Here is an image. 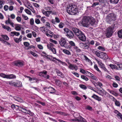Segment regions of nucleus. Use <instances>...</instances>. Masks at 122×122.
<instances>
[{
	"label": "nucleus",
	"instance_id": "nucleus-1",
	"mask_svg": "<svg viewBox=\"0 0 122 122\" xmlns=\"http://www.w3.org/2000/svg\"><path fill=\"white\" fill-rule=\"evenodd\" d=\"M66 10L69 14L72 15H75L78 12V8L75 5L70 4L68 5L66 7Z\"/></svg>",
	"mask_w": 122,
	"mask_h": 122
},
{
	"label": "nucleus",
	"instance_id": "nucleus-2",
	"mask_svg": "<svg viewBox=\"0 0 122 122\" xmlns=\"http://www.w3.org/2000/svg\"><path fill=\"white\" fill-rule=\"evenodd\" d=\"M72 30L80 40L82 41H84L86 40V37L81 31L75 28H73Z\"/></svg>",
	"mask_w": 122,
	"mask_h": 122
},
{
	"label": "nucleus",
	"instance_id": "nucleus-3",
	"mask_svg": "<svg viewBox=\"0 0 122 122\" xmlns=\"http://www.w3.org/2000/svg\"><path fill=\"white\" fill-rule=\"evenodd\" d=\"M116 20L115 15L113 13H111L107 16L106 20L107 23L111 24L114 23Z\"/></svg>",
	"mask_w": 122,
	"mask_h": 122
},
{
	"label": "nucleus",
	"instance_id": "nucleus-4",
	"mask_svg": "<svg viewBox=\"0 0 122 122\" xmlns=\"http://www.w3.org/2000/svg\"><path fill=\"white\" fill-rule=\"evenodd\" d=\"M114 27L111 26L108 27L105 32L106 36L108 37H110L114 32Z\"/></svg>",
	"mask_w": 122,
	"mask_h": 122
},
{
	"label": "nucleus",
	"instance_id": "nucleus-5",
	"mask_svg": "<svg viewBox=\"0 0 122 122\" xmlns=\"http://www.w3.org/2000/svg\"><path fill=\"white\" fill-rule=\"evenodd\" d=\"M89 16L84 17L81 21V23L83 26L87 27L89 26Z\"/></svg>",
	"mask_w": 122,
	"mask_h": 122
},
{
	"label": "nucleus",
	"instance_id": "nucleus-6",
	"mask_svg": "<svg viewBox=\"0 0 122 122\" xmlns=\"http://www.w3.org/2000/svg\"><path fill=\"white\" fill-rule=\"evenodd\" d=\"M24 63L22 61L19 60L14 61L13 62V64L16 66H21L24 65Z\"/></svg>",
	"mask_w": 122,
	"mask_h": 122
},
{
	"label": "nucleus",
	"instance_id": "nucleus-7",
	"mask_svg": "<svg viewBox=\"0 0 122 122\" xmlns=\"http://www.w3.org/2000/svg\"><path fill=\"white\" fill-rule=\"evenodd\" d=\"M72 120L73 121L79 122H86V120L81 116H79L78 118L76 117V119H73Z\"/></svg>",
	"mask_w": 122,
	"mask_h": 122
},
{
	"label": "nucleus",
	"instance_id": "nucleus-8",
	"mask_svg": "<svg viewBox=\"0 0 122 122\" xmlns=\"http://www.w3.org/2000/svg\"><path fill=\"white\" fill-rule=\"evenodd\" d=\"M60 45L62 46H64L66 45V40L64 38H61L59 41Z\"/></svg>",
	"mask_w": 122,
	"mask_h": 122
},
{
	"label": "nucleus",
	"instance_id": "nucleus-9",
	"mask_svg": "<svg viewBox=\"0 0 122 122\" xmlns=\"http://www.w3.org/2000/svg\"><path fill=\"white\" fill-rule=\"evenodd\" d=\"M89 26L94 25L95 23L96 20L92 16H89Z\"/></svg>",
	"mask_w": 122,
	"mask_h": 122
},
{
	"label": "nucleus",
	"instance_id": "nucleus-10",
	"mask_svg": "<svg viewBox=\"0 0 122 122\" xmlns=\"http://www.w3.org/2000/svg\"><path fill=\"white\" fill-rule=\"evenodd\" d=\"M68 67L69 69L72 70H75L76 71L78 69L77 67L76 66L70 63H69V66Z\"/></svg>",
	"mask_w": 122,
	"mask_h": 122
},
{
	"label": "nucleus",
	"instance_id": "nucleus-11",
	"mask_svg": "<svg viewBox=\"0 0 122 122\" xmlns=\"http://www.w3.org/2000/svg\"><path fill=\"white\" fill-rule=\"evenodd\" d=\"M101 58L107 59L108 58V57L106 53L101 52V54L100 57Z\"/></svg>",
	"mask_w": 122,
	"mask_h": 122
},
{
	"label": "nucleus",
	"instance_id": "nucleus-12",
	"mask_svg": "<svg viewBox=\"0 0 122 122\" xmlns=\"http://www.w3.org/2000/svg\"><path fill=\"white\" fill-rule=\"evenodd\" d=\"M26 77L28 78L29 79V81L31 83L34 82H38V80L35 77L31 78L30 76H26Z\"/></svg>",
	"mask_w": 122,
	"mask_h": 122
},
{
	"label": "nucleus",
	"instance_id": "nucleus-13",
	"mask_svg": "<svg viewBox=\"0 0 122 122\" xmlns=\"http://www.w3.org/2000/svg\"><path fill=\"white\" fill-rule=\"evenodd\" d=\"M51 22L53 24H56V23H59L60 22L59 19L57 17H56L55 19H52L51 20Z\"/></svg>",
	"mask_w": 122,
	"mask_h": 122
},
{
	"label": "nucleus",
	"instance_id": "nucleus-14",
	"mask_svg": "<svg viewBox=\"0 0 122 122\" xmlns=\"http://www.w3.org/2000/svg\"><path fill=\"white\" fill-rule=\"evenodd\" d=\"M42 12L44 15L47 17H49L50 14L52 13V11H45L44 10H42Z\"/></svg>",
	"mask_w": 122,
	"mask_h": 122
},
{
	"label": "nucleus",
	"instance_id": "nucleus-15",
	"mask_svg": "<svg viewBox=\"0 0 122 122\" xmlns=\"http://www.w3.org/2000/svg\"><path fill=\"white\" fill-rule=\"evenodd\" d=\"M111 96L112 97V100L115 102V104L116 106L118 107H120L121 104L119 102L117 101L112 96Z\"/></svg>",
	"mask_w": 122,
	"mask_h": 122
},
{
	"label": "nucleus",
	"instance_id": "nucleus-16",
	"mask_svg": "<svg viewBox=\"0 0 122 122\" xmlns=\"http://www.w3.org/2000/svg\"><path fill=\"white\" fill-rule=\"evenodd\" d=\"M5 23L7 25L9 24L12 27H14V23L12 22L10 18H8V20L5 21Z\"/></svg>",
	"mask_w": 122,
	"mask_h": 122
},
{
	"label": "nucleus",
	"instance_id": "nucleus-17",
	"mask_svg": "<svg viewBox=\"0 0 122 122\" xmlns=\"http://www.w3.org/2000/svg\"><path fill=\"white\" fill-rule=\"evenodd\" d=\"M22 85L21 82L19 81H17L15 82L14 83V86L17 87H20L22 86Z\"/></svg>",
	"mask_w": 122,
	"mask_h": 122
},
{
	"label": "nucleus",
	"instance_id": "nucleus-18",
	"mask_svg": "<svg viewBox=\"0 0 122 122\" xmlns=\"http://www.w3.org/2000/svg\"><path fill=\"white\" fill-rule=\"evenodd\" d=\"M84 60L86 61V62H88L89 64L91 65H92V62L91 61V60L86 56H84Z\"/></svg>",
	"mask_w": 122,
	"mask_h": 122
},
{
	"label": "nucleus",
	"instance_id": "nucleus-19",
	"mask_svg": "<svg viewBox=\"0 0 122 122\" xmlns=\"http://www.w3.org/2000/svg\"><path fill=\"white\" fill-rule=\"evenodd\" d=\"M92 97L95 99L96 100L98 101H100L101 100V98L97 95L94 94L92 96Z\"/></svg>",
	"mask_w": 122,
	"mask_h": 122
},
{
	"label": "nucleus",
	"instance_id": "nucleus-20",
	"mask_svg": "<svg viewBox=\"0 0 122 122\" xmlns=\"http://www.w3.org/2000/svg\"><path fill=\"white\" fill-rule=\"evenodd\" d=\"M87 72L88 73V74L91 78L93 80H95L96 81H98L97 79V77L95 76L90 72Z\"/></svg>",
	"mask_w": 122,
	"mask_h": 122
},
{
	"label": "nucleus",
	"instance_id": "nucleus-21",
	"mask_svg": "<svg viewBox=\"0 0 122 122\" xmlns=\"http://www.w3.org/2000/svg\"><path fill=\"white\" fill-rule=\"evenodd\" d=\"M99 94L102 96L104 95H106L107 94V92L104 89L102 90H100L99 91Z\"/></svg>",
	"mask_w": 122,
	"mask_h": 122
},
{
	"label": "nucleus",
	"instance_id": "nucleus-22",
	"mask_svg": "<svg viewBox=\"0 0 122 122\" xmlns=\"http://www.w3.org/2000/svg\"><path fill=\"white\" fill-rule=\"evenodd\" d=\"M16 106L18 107V109L19 110H21V111H23V112H25L26 113L28 110L25 108L21 106Z\"/></svg>",
	"mask_w": 122,
	"mask_h": 122
},
{
	"label": "nucleus",
	"instance_id": "nucleus-23",
	"mask_svg": "<svg viewBox=\"0 0 122 122\" xmlns=\"http://www.w3.org/2000/svg\"><path fill=\"white\" fill-rule=\"evenodd\" d=\"M7 79H13L15 78L16 76L13 74L7 75Z\"/></svg>",
	"mask_w": 122,
	"mask_h": 122
},
{
	"label": "nucleus",
	"instance_id": "nucleus-24",
	"mask_svg": "<svg viewBox=\"0 0 122 122\" xmlns=\"http://www.w3.org/2000/svg\"><path fill=\"white\" fill-rule=\"evenodd\" d=\"M44 75L43 76L45 78L48 79L49 78L50 76L49 75L47 74V71L46 70L43 71Z\"/></svg>",
	"mask_w": 122,
	"mask_h": 122
},
{
	"label": "nucleus",
	"instance_id": "nucleus-25",
	"mask_svg": "<svg viewBox=\"0 0 122 122\" xmlns=\"http://www.w3.org/2000/svg\"><path fill=\"white\" fill-rule=\"evenodd\" d=\"M24 4L25 6L29 9L32 6V5L27 1L25 2Z\"/></svg>",
	"mask_w": 122,
	"mask_h": 122
},
{
	"label": "nucleus",
	"instance_id": "nucleus-26",
	"mask_svg": "<svg viewBox=\"0 0 122 122\" xmlns=\"http://www.w3.org/2000/svg\"><path fill=\"white\" fill-rule=\"evenodd\" d=\"M22 37V35H20V36L19 38H15L14 39V40L16 43H19L20 41H21Z\"/></svg>",
	"mask_w": 122,
	"mask_h": 122
},
{
	"label": "nucleus",
	"instance_id": "nucleus-27",
	"mask_svg": "<svg viewBox=\"0 0 122 122\" xmlns=\"http://www.w3.org/2000/svg\"><path fill=\"white\" fill-rule=\"evenodd\" d=\"M15 29L17 31L20 30L21 28V25L19 24H16L15 25Z\"/></svg>",
	"mask_w": 122,
	"mask_h": 122
},
{
	"label": "nucleus",
	"instance_id": "nucleus-28",
	"mask_svg": "<svg viewBox=\"0 0 122 122\" xmlns=\"http://www.w3.org/2000/svg\"><path fill=\"white\" fill-rule=\"evenodd\" d=\"M93 83L95 86H98L101 88H102V87L103 86L102 84L99 81H98L97 82H93Z\"/></svg>",
	"mask_w": 122,
	"mask_h": 122
},
{
	"label": "nucleus",
	"instance_id": "nucleus-29",
	"mask_svg": "<svg viewBox=\"0 0 122 122\" xmlns=\"http://www.w3.org/2000/svg\"><path fill=\"white\" fill-rule=\"evenodd\" d=\"M84 49H88L90 46V42L88 41H86L84 44Z\"/></svg>",
	"mask_w": 122,
	"mask_h": 122
},
{
	"label": "nucleus",
	"instance_id": "nucleus-30",
	"mask_svg": "<svg viewBox=\"0 0 122 122\" xmlns=\"http://www.w3.org/2000/svg\"><path fill=\"white\" fill-rule=\"evenodd\" d=\"M2 27L4 29H6L7 31H11V28L8 26L5 25L3 24L2 25Z\"/></svg>",
	"mask_w": 122,
	"mask_h": 122
},
{
	"label": "nucleus",
	"instance_id": "nucleus-31",
	"mask_svg": "<svg viewBox=\"0 0 122 122\" xmlns=\"http://www.w3.org/2000/svg\"><path fill=\"white\" fill-rule=\"evenodd\" d=\"M62 52L65 54L67 55H71V53L69 50L66 49H63Z\"/></svg>",
	"mask_w": 122,
	"mask_h": 122
},
{
	"label": "nucleus",
	"instance_id": "nucleus-32",
	"mask_svg": "<svg viewBox=\"0 0 122 122\" xmlns=\"http://www.w3.org/2000/svg\"><path fill=\"white\" fill-rule=\"evenodd\" d=\"M67 35L70 38L73 37L74 36L73 32L70 30L68 33L67 34Z\"/></svg>",
	"mask_w": 122,
	"mask_h": 122
},
{
	"label": "nucleus",
	"instance_id": "nucleus-33",
	"mask_svg": "<svg viewBox=\"0 0 122 122\" xmlns=\"http://www.w3.org/2000/svg\"><path fill=\"white\" fill-rule=\"evenodd\" d=\"M109 66L111 67V69H116L118 70V67H117L115 65L112 64H110L109 65Z\"/></svg>",
	"mask_w": 122,
	"mask_h": 122
},
{
	"label": "nucleus",
	"instance_id": "nucleus-34",
	"mask_svg": "<svg viewBox=\"0 0 122 122\" xmlns=\"http://www.w3.org/2000/svg\"><path fill=\"white\" fill-rule=\"evenodd\" d=\"M94 54H95L98 57H100L101 52H99V51H93Z\"/></svg>",
	"mask_w": 122,
	"mask_h": 122
},
{
	"label": "nucleus",
	"instance_id": "nucleus-35",
	"mask_svg": "<svg viewBox=\"0 0 122 122\" xmlns=\"http://www.w3.org/2000/svg\"><path fill=\"white\" fill-rule=\"evenodd\" d=\"M97 61L99 65L101 68L103 67L104 66V65L102 63V61L101 60L98 61L97 60Z\"/></svg>",
	"mask_w": 122,
	"mask_h": 122
},
{
	"label": "nucleus",
	"instance_id": "nucleus-36",
	"mask_svg": "<svg viewBox=\"0 0 122 122\" xmlns=\"http://www.w3.org/2000/svg\"><path fill=\"white\" fill-rule=\"evenodd\" d=\"M118 37L120 38H122V29L119 30L117 32Z\"/></svg>",
	"mask_w": 122,
	"mask_h": 122
},
{
	"label": "nucleus",
	"instance_id": "nucleus-37",
	"mask_svg": "<svg viewBox=\"0 0 122 122\" xmlns=\"http://www.w3.org/2000/svg\"><path fill=\"white\" fill-rule=\"evenodd\" d=\"M60 60L56 59L55 57H53L52 61L55 63H58L60 62Z\"/></svg>",
	"mask_w": 122,
	"mask_h": 122
},
{
	"label": "nucleus",
	"instance_id": "nucleus-38",
	"mask_svg": "<svg viewBox=\"0 0 122 122\" xmlns=\"http://www.w3.org/2000/svg\"><path fill=\"white\" fill-rule=\"evenodd\" d=\"M107 90L108 92L112 95L116 96H117V94L115 93L113 91L109 89H107Z\"/></svg>",
	"mask_w": 122,
	"mask_h": 122
},
{
	"label": "nucleus",
	"instance_id": "nucleus-39",
	"mask_svg": "<svg viewBox=\"0 0 122 122\" xmlns=\"http://www.w3.org/2000/svg\"><path fill=\"white\" fill-rule=\"evenodd\" d=\"M74 50L77 52H80L81 51V50L77 46H75L74 47Z\"/></svg>",
	"mask_w": 122,
	"mask_h": 122
},
{
	"label": "nucleus",
	"instance_id": "nucleus-40",
	"mask_svg": "<svg viewBox=\"0 0 122 122\" xmlns=\"http://www.w3.org/2000/svg\"><path fill=\"white\" fill-rule=\"evenodd\" d=\"M49 90L51 91L50 92V93H54L55 92V89L52 87H49Z\"/></svg>",
	"mask_w": 122,
	"mask_h": 122
},
{
	"label": "nucleus",
	"instance_id": "nucleus-41",
	"mask_svg": "<svg viewBox=\"0 0 122 122\" xmlns=\"http://www.w3.org/2000/svg\"><path fill=\"white\" fill-rule=\"evenodd\" d=\"M57 75L58 76H61L62 78L64 77V75L61 72L59 71H57Z\"/></svg>",
	"mask_w": 122,
	"mask_h": 122
},
{
	"label": "nucleus",
	"instance_id": "nucleus-42",
	"mask_svg": "<svg viewBox=\"0 0 122 122\" xmlns=\"http://www.w3.org/2000/svg\"><path fill=\"white\" fill-rule=\"evenodd\" d=\"M1 36L5 40H9V38L6 35H2Z\"/></svg>",
	"mask_w": 122,
	"mask_h": 122
},
{
	"label": "nucleus",
	"instance_id": "nucleus-43",
	"mask_svg": "<svg viewBox=\"0 0 122 122\" xmlns=\"http://www.w3.org/2000/svg\"><path fill=\"white\" fill-rule=\"evenodd\" d=\"M30 23L31 25H33L34 24V20L32 18L30 19Z\"/></svg>",
	"mask_w": 122,
	"mask_h": 122
},
{
	"label": "nucleus",
	"instance_id": "nucleus-44",
	"mask_svg": "<svg viewBox=\"0 0 122 122\" xmlns=\"http://www.w3.org/2000/svg\"><path fill=\"white\" fill-rule=\"evenodd\" d=\"M119 0H110V2L112 3H117Z\"/></svg>",
	"mask_w": 122,
	"mask_h": 122
},
{
	"label": "nucleus",
	"instance_id": "nucleus-45",
	"mask_svg": "<svg viewBox=\"0 0 122 122\" xmlns=\"http://www.w3.org/2000/svg\"><path fill=\"white\" fill-rule=\"evenodd\" d=\"M81 78L85 80L86 81H87L88 80V79L86 76L83 75H81Z\"/></svg>",
	"mask_w": 122,
	"mask_h": 122
},
{
	"label": "nucleus",
	"instance_id": "nucleus-46",
	"mask_svg": "<svg viewBox=\"0 0 122 122\" xmlns=\"http://www.w3.org/2000/svg\"><path fill=\"white\" fill-rule=\"evenodd\" d=\"M45 25L48 28L50 29L51 28L50 26V24L48 22H47L46 23Z\"/></svg>",
	"mask_w": 122,
	"mask_h": 122
},
{
	"label": "nucleus",
	"instance_id": "nucleus-47",
	"mask_svg": "<svg viewBox=\"0 0 122 122\" xmlns=\"http://www.w3.org/2000/svg\"><path fill=\"white\" fill-rule=\"evenodd\" d=\"M40 29L41 31L43 33H46L47 29H46L44 27H40Z\"/></svg>",
	"mask_w": 122,
	"mask_h": 122
},
{
	"label": "nucleus",
	"instance_id": "nucleus-48",
	"mask_svg": "<svg viewBox=\"0 0 122 122\" xmlns=\"http://www.w3.org/2000/svg\"><path fill=\"white\" fill-rule=\"evenodd\" d=\"M25 11L27 14L29 15H31V12L28 9H25Z\"/></svg>",
	"mask_w": 122,
	"mask_h": 122
},
{
	"label": "nucleus",
	"instance_id": "nucleus-49",
	"mask_svg": "<svg viewBox=\"0 0 122 122\" xmlns=\"http://www.w3.org/2000/svg\"><path fill=\"white\" fill-rule=\"evenodd\" d=\"M64 26V24L62 22H61L59 24V27L60 28H62Z\"/></svg>",
	"mask_w": 122,
	"mask_h": 122
},
{
	"label": "nucleus",
	"instance_id": "nucleus-50",
	"mask_svg": "<svg viewBox=\"0 0 122 122\" xmlns=\"http://www.w3.org/2000/svg\"><path fill=\"white\" fill-rule=\"evenodd\" d=\"M97 49L101 51H104L105 50V49L103 47L101 46H99L97 47Z\"/></svg>",
	"mask_w": 122,
	"mask_h": 122
},
{
	"label": "nucleus",
	"instance_id": "nucleus-51",
	"mask_svg": "<svg viewBox=\"0 0 122 122\" xmlns=\"http://www.w3.org/2000/svg\"><path fill=\"white\" fill-rule=\"evenodd\" d=\"M52 45V44L51 43H50L49 44H47V47L49 49V50H50L52 48V47L51 46Z\"/></svg>",
	"mask_w": 122,
	"mask_h": 122
},
{
	"label": "nucleus",
	"instance_id": "nucleus-52",
	"mask_svg": "<svg viewBox=\"0 0 122 122\" xmlns=\"http://www.w3.org/2000/svg\"><path fill=\"white\" fill-rule=\"evenodd\" d=\"M49 41L50 42H52L55 44H57V42L56 41L53 40L52 39H50Z\"/></svg>",
	"mask_w": 122,
	"mask_h": 122
},
{
	"label": "nucleus",
	"instance_id": "nucleus-53",
	"mask_svg": "<svg viewBox=\"0 0 122 122\" xmlns=\"http://www.w3.org/2000/svg\"><path fill=\"white\" fill-rule=\"evenodd\" d=\"M71 72L72 74H74L76 77H79V75L78 73L74 71H72Z\"/></svg>",
	"mask_w": 122,
	"mask_h": 122
},
{
	"label": "nucleus",
	"instance_id": "nucleus-54",
	"mask_svg": "<svg viewBox=\"0 0 122 122\" xmlns=\"http://www.w3.org/2000/svg\"><path fill=\"white\" fill-rule=\"evenodd\" d=\"M52 53L54 54H56V49L54 48H52L50 50Z\"/></svg>",
	"mask_w": 122,
	"mask_h": 122
},
{
	"label": "nucleus",
	"instance_id": "nucleus-55",
	"mask_svg": "<svg viewBox=\"0 0 122 122\" xmlns=\"http://www.w3.org/2000/svg\"><path fill=\"white\" fill-rule=\"evenodd\" d=\"M94 68L95 69L97 70V71H98L100 73L101 72V71L99 70V68H98L97 66L96 65H95L94 66Z\"/></svg>",
	"mask_w": 122,
	"mask_h": 122
},
{
	"label": "nucleus",
	"instance_id": "nucleus-56",
	"mask_svg": "<svg viewBox=\"0 0 122 122\" xmlns=\"http://www.w3.org/2000/svg\"><path fill=\"white\" fill-rule=\"evenodd\" d=\"M64 31L65 33H67V34L70 31L67 28H65L64 29Z\"/></svg>",
	"mask_w": 122,
	"mask_h": 122
},
{
	"label": "nucleus",
	"instance_id": "nucleus-57",
	"mask_svg": "<svg viewBox=\"0 0 122 122\" xmlns=\"http://www.w3.org/2000/svg\"><path fill=\"white\" fill-rule=\"evenodd\" d=\"M46 34L48 33L49 34L53 35V33L52 32L51 30H46Z\"/></svg>",
	"mask_w": 122,
	"mask_h": 122
},
{
	"label": "nucleus",
	"instance_id": "nucleus-58",
	"mask_svg": "<svg viewBox=\"0 0 122 122\" xmlns=\"http://www.w3.org/2000/svg\"><path fill=\"white\" fill-rule=\"evenodd\" d=\"M0 76L3 78H7V75L5 74L4 73H1L0 74Z\"/></svg>",
	"mask_w": 122,
	"mask_h": 122
},
{
	"label": "nucleus",
	"instance_id": "nucleus-59",
	"mask_svg": "<svg viewBox=\"0 0 122 122\" xmlns=\"http://www.w3.org/2000/svg\"><path fill=\"white\" fill-rule=\"evenodd\" d=\"M22 16L23 18L25 20H27L28 19V17L26 16L24 14H22Z\"/></svg>",
	"mask_w": 122,
	"mask_h": 122
},
{
	"label": "nucleus",
	"instance_id": "nucleus-60",
	"mask_svg": "<svg viewBox=\"0 0 122 122\" xmlns=\"http://www.w3.org/2000/svg\"><path fill=\"white\" fill-rule=\"evenodd\" d=\"M112 86L113 87L115 88H117L118 86V85L115 82H113L112 84Z\"/></svg>",
	"mask_w": 122,
	"mask_h": 122
},
{
	"label": "nucleus",
	"instance_id": "nucleus-61",
	"mask_svg": "<svg viewBox=\"0 0 122 122\" xmlns=\"http://www.w3.org/2000/svg\"><path fill=\"white\" fill-rule=\"evenodd\" d=\"M118 70H121L122 69V64H119L117 65Z\"/></svg>",
	"mask_w": 122,
	"mask_h": 122
},
{
	"label": "nucleus",
	"instance_id": "nucleus-62",
	"mask_svg": "<svg viewBox=\"0 0 122 122\" xmlns=\"http://www.w3.org/2000/svg\"><path fill=\"white\" fill-rule=\"evenodd\" d=\"M37 47L40 50H42L43 49V46L40 44L37 45Z\"/></svg>",
	"mask_w": 122,
	"mask_h": 122
},
{
	"label": "nucleus",
	"instance_id": "nucleus-63",
	"mask_svg": "<svg viewBox=\"0 0 122 122\" xmlns=\"http://www.w3.org/2000/svg\"><path fill=\"white\" fill-rule=\"evenodd\" d=\"M70 44L72 46H75V43L72 41H70L69 42Z\"/></svg>",
	"mask_w": 122,
	"mask_h": 122
},
{
	"label": "nucleus",
	"instance_id": "nucleus-64",
	"mask_svg": "<svg viewBox=\"0 0 122 122\" xmlns=\"http://www.w3.org/2000/svg\"><path fill=\"white\" fill-rule=\"evenodd\" d=\"M117 116L119 118H120L122 121V114L121 113H120Z\"/></svg>",
	"mask_w": 122,
	"mask_h": 122
}]
</instances>
